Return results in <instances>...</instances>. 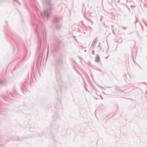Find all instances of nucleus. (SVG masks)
<instances>
[{"mask_svg":"<svg viewBox=\"0 0 147 147\" xmlns=\"http://www.w3.org/2000/svg\"><path fill=\"white\" fill-rule=\"evenodd\" d=\"M97 40L96 39L94 40L92 42L91 45V46L94 47L97 42Z\"/></svg>","mask_w":147,"mask_h":147,"instance_id":"obj_1","label":"nucleus"},{"mask_svg":"<svg viewBox=\"0 0 147 147\" xmlns=\"http://www.w3.org/2000/svg\"><path fill=\"white\" fill-rule=\"evenodd\" d=\"M100 61V58L99 56H97L95 60V61L97 62H98Z\"/></svg>","mask_w":147,"mask_h":147,"instance_id":"obj_2","label":"nucleus"}]
</instances>
